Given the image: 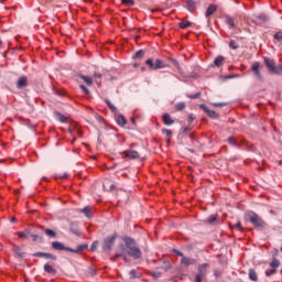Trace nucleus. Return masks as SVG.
<instances>
[{
	"mask_svg": "<svg viewBox=\"0 0 282 282\" xmlns=\"http://www.w3.org/2000/svg\"><path fill=\"white\" fill-rule=\"evenodd\" d=\"M126 248L124 251L128 257H132V259H142V250L138 246L135 239L131 237L124 238Z\"/></svg>",
	"mask_w": 282,
	"mask_h": 282,
	"instance_id": "obj_1",
	"label": "nucleus"
},
{
	"mask_svg": "<svg viewBox=\"0 0 282 282\" xmlns=\"http://www.w3.org/2000/svg\"><path fill=\"white\" fill-rule=\"evenodd\" d=\"M246 218L248 219V221H250V224H252V226H254V228L263 229L265 228V226H268V224H265V220L259 217V215H257V213L254 212H249L246 215Z\"/></svg>",
	"mask_w": 282,
	"mask_h": 282,
	"instance_id": "obj_2",
	"label": "nucleus"
},
{
	"mask_svg": "<svg viewBox=\"0 0 282 282\" xmlns=\"http://www.w3.org/2000/svg\"><path fill=\"white\" fill-rule=\"evenodd\" d=\"M116 239H117V236L106 237L104 239L102 250H105V252H111V250H113V246H116Z\"/></svg>",
	"mask_w": 282,
	"mask_h": 282,
	"instance_id": "obj_3",
	"label": "nucleus"
},
{
	"mask_svg": "<svg viewBox=\"0 0 282 282\" xmlns=\"http://www.w3.org/2000/svg\"><path fill=\"white\" fill-rule=\"evenodd\" d=\"M264 63H265L268 69L271 72V74H280L279 68L276 67V64L274 63V59H272L270 57H265Z\"/></svg>",
	"mask_w": 282,
	"mask_h": 282,
	"instance_id": "obj_4",
	"label": "nucleus"
},
{
	"mask_svg": "<svg viewBox=\"0 0 282 282\" xmlns=\"http://www.w3.org/2000/svg\"><path fill=\"white\" fill-rule=\"evenodd\" d=\"M208 268H210V264H208V263L199 264L197 268L196 276L206 279V274H208Z\"/></svg>",
	"mask_w": 282,
	"mask_h": 282,
	"instance_id": "obj_5",
	"label": "nucleus"
},
{
	"mask_svg": "<svg viewBox=\"0 0 282 282\" xmlns=\"http://www.w3.org/2000/svg\"><path fill=\"white\" fill-rule=\"evenodd\" d=\"M52 248H53V250H58V251L66 250V252H74V249H72L69 247H65V245H63V242H61V241H53Z\"/></svg>",
	"mask_w": 282,
	"mask_h": 282,
	"instance_id": "obj_6",
	"label": "nucleus"
},
{
	"mask_svg": "<svg viewBox=\"0 0 282 282\" xmlns=\"http://www.w3.org/2000/svg\"><path fill=\"white\" fill-rule=\"evenodd\" d=\"M123 155L130 160H138V158H140V153L135 150H126L123 151Z\"/></svg>",
	"mask_w": 282,
	"mask_h": 282,
	"instance_id": "obj_7",
	"label": "nucleus"
},
{
	"mask_svg": "<svg viewBox=\"0 0 282 282\" xmlns=\"http://www.w3.org/2000/svg\"><path fill=\"white\" fill-rule=\"evenodd\" d=\"M199 108L205 111V113H207V116H209L210 118H213L214 120L217 119V112H215V110H210V108H208V106L202 104L199 106Z\"/></svg>",
	"mask_w": 282,
	"mask_h": 282,
	"instance_id": "obj_8",
	"label": "nucleus"
},
{
	"mask_svg": "<svg viewBox=\"0 0 282 282\" xmlns=\"http://www.w3.org/2000/svg\"><path fill=\"white\" fill-rule=\"evenodd\" d=\"M195 263H197V260L193 258H187L183 256L181 259V264L185 265L186 268H188V265H195Z\"/></svg>",
	"mask_w": 282,
	"mask_h": 282,
	"instance_id": "obj_9",
	"label": "nucleus"
},
{
	"mask_svg": "<svg viewBox=\"0 0 282 282\" xmlns=\"http://www.w3.org/2000/svg\"><path fill=\"white\" fill-rule=\"evenodd\" d=\"M28 87V77L21 76L17 82V88L18 89H25Z\"/></svg>",
	"mask_w": 282,
	"mask_h": 282,
	"instance_id": "obj_10",
	"label": "nucleus"
},
{
	"mask_svg": "<svg viewBox=\"0 0 282 282\" xmlns=\"http://www.w3.org/2000/svg\"><path fill=\"white\" fill-rule=\"evenodd\" d=\"M259 67H261V64H259V62L253 63L251 67V72H253L254 76H257V78L261 80L262 76H261V70H259Z\"/></svg>",
	"mask_w": 282,
	"mask_h": 282,
	"instance_id": "obj_11",
	"label": "nucleus"
},
{
	"mask_svg": "<svg viewBox=\"0 0 282 282\" xmlns=\"http://www.w3.org/2000/svg\"><path fill=\"white\" fill-rule=\"evenodd\" d=\"M162 118H163V123H164L166 127H171V124H175V120H173V119L171 118V115L164 113Z\"/></svg>",
	"mask_w": 282,
	"mask_h": 282,
	"instance_id": "obj_12",
	"label": "nucleus"
},
{
	"mask_svg": "<svg viewBox=\"0 0 282 282\" xmlns=\"http://www.w3.org/2000/svg\"><path fill=\"white\" fill-rule=\"evenodd\" d=\"M94 210V207L91 206H86L84 207L80 213H83L85 215V217H87L88 219H91V212Z\"/></svg>",
	"mask_w": 282,
	"mask_h": 282,
	"instance_id": "obj_13",
	"label": "nucleus"
},
{
	"mask_svg": "<svg viewBox=\"0 0 282 282\" xmlns=\"http://www.w3.org/2000/svg\"><path fill=\"white\" fill-rule=\"evenodd\" d=\"M165 67H169V65L165 64L162 59H156L153 69H164Z\"/></svg>",
	"mask_w": 282,
	"mask_h": 282,
	"instance_id": "obj_14",
	"label": "nucleus"
},
{
	"mask_svg": "<svg viewBox=\"0 0 282 282\" xmlns=\"http://www.w3.org/2000/svg\"><path fill=\"white\" fill-rule=\"evenodd\" d=\"M224 61H226V57H224L223 55H218L215 59H214V65L216 67H221V65H224Z\"/></svg>",
	"mask_w": 282,
	"mask_h": 282,
	"instance_id": "obj_15",
	"label": "nucleus"
},
{
	"mask_svg": "<svg viewBox=\"0 0 282 282\" xmlns=\"http://www.w3.org/2000/svg\"><path fill=\"white\" fill-rule=\"evenodd\" d=\"M215 12H217V6L215 4H210L208 8H207V11L205 13V17H212V14H215Z\"/></svg>",
	"mask_w": 282,
	"mask_h": 282,
	"instance_id": "obj_16",
	"label": "nucleus"
},
{
	"mask_svg": "<svg viewBox=\"0 0 282 282\" xmlns=\"http://www.w3.org/2000/svg\"><path fill=\"white\" fill-rule=\"evenodd\" d=\"M70 232L77 237H80V229H78V225L76 223L70 224Z\"/></svg>",
	"mask_w": 282,
	"mask_h": 282,
	"instance_id": "obj_17",
	"label": "nucleus"
},
{
	"mask_svg": "<svg viewBox=\"0 0 282 282\" xmlns=\"http://www.w3.org/2000/svg\"><path fill=\"white\" fill-rule=\"evenodd\" d=\"M116 120L119 127H124V124H127V119L122 115H118Z\"/></svg>",
	"mask_w": 282,
	"mask_h": 282,
	"instance_id": "obj_18",
	"label": "nucleus"
},
{
	"mask_svg": "<svg viewBox=\"0 0 282 282\" xmlns=\"http://www.w3.org/2000/svg\"><path fill=\"white\" fill-rule=\"evenodd\" d=\"M142 279V273L138 272L135 269L130 271V280Z\"/></svg>",
	"mask_w": 282,
	"mask_h": 282,
	"instance_id": "obj_19",
	"label": "nucleus"
},
{
	"mask_svg": "<svg viewBox=\"0 0 282 282\" xmlns=\"http://www.w3.org/2000/svg\"><path fill=\"white\" fill-rule=\"evenodd\" d=\"M249 279L250 281H259V276L257 275V271L254 269H249Z\"/></svg>",
	"mask_w": 282,
	"mask_h": 282,
	"instance_id": "obj_20",
	"label": "nucleus"
},
{
	"mask_svg": "<svg viewBox=\"0 0 282 282\" xmlns=\"http://www.w3.org/2000/svg\"><path fill=\"white\" fill-rule=\"evenodd\" d=\"M79 78L86 83V85L91 86L94 83V79L86 75H80Z\"/></svg>",
	"mask_w": 282,
	"mask_h": 282,
	"instance_id": "obj_21",
	"label": "nucleus"
},
{
	"mask_svg": "<svg viewBox=\"0 0 282 282\" xmlns=\"http://www.w3.org/2000/svg\"><path fill=\"white\" fill-rule=\"evenodd\" d=\"M44 272H47V274H56V269L50 264H44Z\"/></svg>",
	"mask_w": 282,
	"mask_h": 282,
	"instance_id": "obj_22",
	"label": "nucleus"
},
{
	"mask_svg": "<svg viewBox=\"0 0 282 282\" xmlns=\"http://www.w3.org/2000/svg\"><path fill=\"white\" fill-rule=\"evenodd\" d=\"M87 248H89V245H87V243L79 245L77 247V249H73V251H70V252H75L76 254H78V252H83V250H87Z\"/></svg>",
	"mask_w": 282,
	"mask_h": 282,
	"instance_id": "obj_23",
	"label": "nucleus"
},
{
	"mask_svg": "<svg viewBox=\"0 0 282 282\" xmlns=\"http://www.w3.org/2000/svg\"><path fill=\"white\" fill-rule=\"evenodd\" d=\"M257 23L261 24V23H265L268 21V15L265 14H259L256 18Z\"/></svg>",
	"mask_w": 282,
	"mask_h": 282,
	"instance_id": "obj_24",
	"label": "nucleus"
},
{
	"mask_svg": "<svg viewBox=\"0 0 282 282\" xmlns=\"http://www.w3.org/2000/svg\"><path fill=\"white\" fill-rule=\"evenodd\" d=\"M279 265H281V261L276 258H274L271 262H270V268H272L273 270H276V268H279Z\"/></svg>",
	"mask_w": 282,
	"mask_h": 282,
	"instance_id": "obj_25",
	"label": "nucleus"
},
{
	"mask_svg": "<svg viewBox=\"0 0 282 282\" xmlns=\"http://www.w3.org/2000/svg\"><path fill=\"white\" fill-rule=\"evenodd\" d=\"M18 236L20 237V239H28L30 238V230L19 231Z\"/></svg>",
	"mask_w": 282,
	"mask_h": 282,
	"instance_id": "obj_26",
	"label": "nucleus"
},
{
	"mask_svg": "<svg viewBox=\"0 0 282 282\" xmlns=\"http://www.w3.org/2000/svg\"><path fill=\"white\" fill-rule=\"evenodd\" d=\"M226 23L227 25H229L230 28H235V18L227 15L226 17Z\"/></svg>",
	"mask_w": 282,
	"mask_h": 282,
	"instance_id": "obj_27",
	"label": "nucleus"
},
{
	"mask_svg": "<svg viewBox=\"0 0 282 282\" xmlns=\"http://www.w3.org/2000/svg\"><path fill=\"white\" fill-rule=\"evenodd\" d=\"M106 105L109 107L110 111H112V113H116L118 111V108H116V106H113V104H111V101L109 99H106Z\"/></svg>",
	"mask_w": 282,
	"mask_h": 282,
	"instance_id": "obj_28",
	"label": "nucleus"
},
{
	"mask_svg": "<svg viewBox=\"0 0 282 282\" xmlns=\"http://www.w3.org/2000/svg\"><path fill=\"white\" fill-rule=\"evenodd\" d=\"M44 232L47 237H52L53 239H56V237H57L56 231H54L52 229H45Z\"/></svg>",
	"mask_w": 282,
	"mask_h": 282,
	"instance_id": "obj_29",
	"label": "nucleus"
},
{
	"mask_svg": "<svg viewBox=\"0 0 282 282\" xmlns=\"http://www.w3.org/2000/svg\"><path fill=\"white\" fill-rule=\"evenodd\" d=\"M195 1L194 0H187V10L189 12H193L195 10Z\"/></svg>",
	"mask_w": 282,
	"mask_h": 282,
	"instance_id": "obj_30",
	"label": "nucleus"
},
{
	"mask_svg": "<svg viewBox=\"0 0 282 282\" xmlns=\"http://www.w3.org/2000/svg\"><path fill=\"white\" fill-rule=\"evenodd\" d=\"M229 47L231 50H239V43H237V41H235V40H230Z\"/></svg>",
	"mask_w": 282,
	"mask_h": 282,
	"instance_id": "obj_31",
	"label": "nucleus"
},
{
	"mask_svg": "<svg viewBox=\"0 0 282 282\" xmlns=\"http://www.w3.org/2000/svg\"><path fill=\"white\" fill-rule=\"evenodd\" d=\"M56 118L59 120V122H67V117L61 112H56Z\"/></svg>",
	"mask_w": 282,
	"mask_h": 282,
	"instance_id": "obj_32",
	"label": "nucleus"
},
{
	"mask_svg": "<svg viewBox=\"0 0 282 282\" xmlns=\"http://www.w3.org/2000/svg\"><path fill=\"white\" fill-rule=\"evenodd\" d=\"M191 25H193L192 22H181L178 24V26L181 28V30H186V28H191Z\"/></svg>",
	"mask_w": 282,
	"mask_h": 282,
	"instance_id": "obj_33",
	"label": "nucleus"
},
{
	"mask_svg": "<svg viewBox=\"0 0 282 282\" xmlns=\"http://www.w3.org/2000/svg\"><path fill=\"white\" fill-rule=\"evenodd\" d=\"M121 3H123V6H128L129 8L135 6L133 0H122Z\"/></svg>",
	"mask_w": 282,
	"mask_h": 282,
	"instance_id": "obj_34",
	"label": "nucleus"
},
{
	"mask_svg": "<svg viewBox=\"0 0 282 282\" xmlns=\"http://www.w3.org/2000/svg\"><path fill=\"white\" fill-rule=\"evenodd\" d=\"M215 221H217V216L215 215H212L206 219V223L210 225L215 224Z\"/></svg>",
	"mask_w": 282,
	"mask_h": 282,
	"instance_id": "obj_35",
	"label": "nucleus"
},
{
	"mask_svg": "<svg viewBox=\"0 0 282 282\" xmlns=\"http://www.w3.org/2000/svg\"><path fill=\"white\" fill-rule=\"evenodd\" d=\"M184 109H186V104L185 102H178L176 105V110L177 111H184Z\"/></svg>",
	"mask_w": 282,
	"mask_h": 282,
	"instance_id": "obj_36",
	"label": "nucleus"
},
{
	"mask_svg": "<svg viewBox=\"0 0 282 282\" xmlns=\"http://www.w3.org/2000/svg\"><path fill=\"white\" fill-rule=\"evenodd\" d=\"M227 142L228 144H231V147H237V140H235V137H229Z\"/></svg>",
	"mask_w": 282,
	"mask_h": 282,
	"instance_id": "obj_37",
	"label": "nucleus"
},
{
	"mask_svg": "<svg viewBox=\"0 0 282 282\" xmlns=\"http://www.w3.org/2000/svg\"><path fill=\"white\" fill-rule=\"evenodd\" d=\"M44 259H51L52 261H56L57 258L52 253L44 252Z\"/></svg>",
	"mask_w": 282,
	"mask_h": 282,
	"instance_id": "obj_38",
	"label": "nucleus"
},
{
	"mask_svg": "<svg viewBox=\"0 0 282 282\" xmlns=\"http://www.w3.org/2000/svg\"><path fill=\"white\" fill-rule=\"evenodd\" d=\"M144 56V51L140 50L134 55L133 58H142Z\"/></svg>",
	"mask_w": 282,
	"mask_h": 282,
	"instance_id": "obj_39",
	"label": "nucleus"
},
{
	"mask_svg": "<svg viewBox=\"0 0 282 282\" xmlns=\"http://www.w3.org/2000/svg\"><path fill=\"white\" fill-rule=\"evenodd\" d=\"M161 131L164 135H166V138H171V135H173V131L169 129H162Z\"/></svg>",
	"mask_w": 282,
	"mask_h": 282,
	"instance_id": "obj_40",
	"label": "nucleus"
},
{
	"mask_svg": "<svg viewBox=\"0 0 282 282\" xmlns=\"http://www.w3.org/2000/svg\"><path fill=\"white\" fill-rule=\"evenodd\" d=\"M265 276H272V274H276V269H270L264 272Z\"/></svg>",
	"mask_w": 282,
	"mask_h": 282,
	"instance_id": "obj_41",
	"label": "nucleus"
},
{
	"mask_svg": "<svg viewBox=\"0 0 282 282\" xmlns=\"http://www.w3.org/2000/svg\"><path fill=\"white\" fill-rule=\"evenodd\" d=\"M147 65L150 67V69H153V67H155V63H153V59H147Z\"/></svg>",
	"mask_w": 282,
	"mask_h": 282,
	"instance_id": "obj_42",
	"label": "nucleus"
},
{
	"mask_svg": "<svg viewBox=\"0 0 282 282\" xmlns=\"http://www.w3.org/2000/svg\"><path fill=\"white\" fill-rule=\"evenodd\" d=\"M232 228H236V230H239L240 232L241 230H243V227H241V221H238L237 224H235Z\"/></svg>",
	"mask_w": 282,
	"mask_h": 282,
	"instance_id": "obj_43",
	"label": "nucleus"
},
{
	"mask_svg": "<svg viewBox=\"0 0 282 282\" xmlns=\"http://www.w3.org/2000/svg\"><path fill=\"white\" fill-rule=\"evenodd\" d=\"M97 248H98V241H94V242L91 243V246H90L91 252H96Z\"/></svg>",
	"mask_w": 282,
	"mask_h": 282,
	"instance_id": "obj_44",
	"label": "nucleus"
},
{
	"mask_svg": "<svg viewBox=\"0 0 282 282\" xmlns=\"http://www.w3.org/2000/svg\"><path fill=\"white\" fill-rule=\"evenodd\" d=\"M274 39H275V41H282V31H279L278 33H275V35H274Z\"/></svg>",
	"mask_w": 282,
	"mask_h": 282,
	"instance_id": "obj_45",
	"label": "nucleus"
},
{
	"mask_svg": "<svg viewBox=\"0 0 282 282\" xmlns=\"http://www.w3.org/2000/svg\"><path fill=\"white\" fill-rule=\"evenodd\" d=\"M170 61L174 65V67H176V69L180 70V62H177V59H170Z\"/></svg>",
	"mask_w": 282,
	"mask_h": 282,
	"instance_id": "obj_46",
	"label": "nucleus"
},
{
	"mask_svg": "<svg viewBox=\"0 0 282 282\" xmlns=\"http://www.w3.org/2000/svg\"><path fill=\"white\" fill-rule=\"evenodd\" d=\"M202 96V93H196L195 95H189L188 98H192V100H195L196 98H199Z\"/></svg>",
	"mask_w": 282,
	"mask_h": 282,
	"instance_id": "obj_47",
	"label": "nucleus"
},
{
	"mask_svg": "<svg viewBox=\"0 0 282 282\" xmlns=\"http://www.w3.org/2000/svg\"><path fill=\"white\" fill-rule=\"evenodd\" d=\"M15 252H17L18 257H25V252H23V250H21L19 248L15 250Z\"/></svg>",
	"mask_w": 282,
	"mask_h": 282,
	"instance_id": "obj_48",
	"label": "nucleus"
},
{
	"mask_svg": "<svg viewBox=\"0 0 282 282\" xmlns=\"http://www.w3.org/2000/svg\"><path fill=\"white\" fill-rule=\"evenodd\" d=\"M173 252L176 254V257H184V253H182V251L177 250V249H174Z\"/></svg>",
	"mask_w": 282,
	"mask_h": 282,
	"instance_id": "obj_49",
	"label": "nucleus"
},
{
	"mask_svg": "<svg viewBox=\"0 0 282 282\" xmlns=\"http://www.w3.org/2000/svg\"><path fill=\"white\" fill-rule=\"evenodd\" d=\"M33 257L44 258L45 252H35V253H33Z\"/></svg>",
	"mask_w": 282,
	"mask_h": 282,
	"instance_id": "obj_50",
	"label": "nucleus"
},
{
	"mask_svg": "<svg viewBox=\"0 0 282 282\" xmlns=\"http://www.w3.org/2000/svg\"><path fill=\"white\" fill-rule=\"evenodd\" d=\"M79 88L84 91V94H89V88H86L85 85H80Z\"/></svg>",
	"mask_w": 282,
	"mask_h": 282,
	"instance_id": "obj_51",
	"label": "nucleus"
},
{
	"mask_svg": "<svg viewBox=\"0 0 282 282\" xmlns=\"http://www.w3.org/2000/svg\"><path fill=\"white\" fill-rule=\"evenodd\" d=\"M194 282H204V278H202L199 275H195Z\"/></svg>",
	"mask_w": 282,
	"mask_h": 282,
	"instance_id": "obj_52",
	"label": "nucleus"
},
{
	"mask_svg": "<svg viewBox=\"0 0 282 282\" xmlns=\"http://www.w3.org/2000/svg\"><path fill=\"white\" fill-rule=\"evenodd\" d=\"M152 276H153L154 279H160V278L162 276V273H160V272H153V273H152Z\"/></svg>",
	"mask_w": 282,
	"mask_h": 282,
	"instance_id": "obj_53",
	"label": "nucleus"
},
{
	"mask_svg": "<svg viewBox=\"0 0 282 282\" xmlns=\"http://www.w3.org/2000/svg\"><path fill=\"white\" fill-rule=\"evenodd\" d=\"M94 77H95V78H98L99 80H101V79H102V74H100V73H94Z\"/></svg>",
	"mask_w": 282,
	"mask_h": 282,
	"instance_id": "obj_54",
	"label": "nucleus"
},
{
	"mask_svg": "<svg viewBox=\"0 0 282 282\" xmlns=\"http://www.w3.org/2000/svg\"><path fill=\"white\" fill-rule=\"evenodd\" d=\"M29 237H32L33 241H39V235L30 234Z\"/></svg>",
	"mask_w": 282,
	"mask_h": 282,
	"instance_id": "obj_55",
	"label": "nucleus"
},
{
	"mask_svg": "<svg viewBox=\"0 0 282 282\" xmlns=\"http://www.w3.org/2000/svg\"><path fill=\"white\" fill-rule=\"evenodd\" d=\"M195 121V116L193 113L188 115V122Z\"/></svg>",
	"mask_w": 282,
	"mask_h": 282,
	"instance_id": "obj_56",
	"label": "nucleus"
},
{
	"mask_svg": "<svg viewBox=\"0 0 282 282\" xmlns=\"http://www.w3.org/2000/svg\"><path fill=\"white\" fill-rule=\"evenodd\" d=\"M89 274H90V276H96V270L95 269H89Z\"/></svg>",
	"mask_w": 282,
	"mask_h": 282,
	"instance_id": "obj_57",
	"label": "nucleus"
},
{
	"mask_svg": "<svg viewBox=\"0 0 282 282\" xmlns=\"http://www.w3.org/2000/svg\"><path fill=\"white\" fill-rule=\"evenodd\" d=\"M215 107H226V104H221V102H216L214 104Z\"/></svg>",
	"mask_w": 282,
	"mask_h": 282,
	"instance_id": "obj_58",
	"label": "nucleus"
},
{
	"mask_svg": "<svg viewBox=\"0 0 282 282\" xmlns=\"http://www.w3.org/2000/svg\"><path fill=\"white\" fill-rule=\"evenodd\" d=\"M186 131H191V129L188 127L183 128V133H186Z\"/></svg>",
	"mask_w": 282,
	"mask_h": 282,
	"instance_id": "obj_59",
	"label": "nucleus"
},
{
	"mask_svg": "<svg viewBox=\"0 0 282 282\" xmlns=\"http://www.w3.org/2000/svg\"><path fill=\"white\" fill-rule=\"evenodd\" d=\"M3 47V41L0 40V50Z\"/></svg>",
	"mask_w": 282,
	"mask_h": 282,
	"instance_id": "obj_60",
	"label": "nucleus"
},
{
	"mask_svg": "<svg viewBox=\"0 0 282 282\" xmlns=\"http://www.w3.org/2000/svg\"><path fill=\"white\" fill-rule=\"evenodd\" d=\"M215 276H219V273H218V272H215Z\"/></svg>",
	"mask_w": 282,
	"mask_h": 282,
	"instance_id": "obj_61",
	"label": "nucleus"
},
{
	"mask_svg": "<svg viewBox=\"0 0 282 282\" xmlns=\"http://www.w3.org/2000/svg\"><path fill=\"white\" fill-rule=\"evenodd\" d=\"M12 221H17V219L12 218Z\"/></svg>",
	"mask_w": 282,
	"mask_h": 282,
	"instance_id": "obj_62",
	"label": "nucleus"
}]
</instances>
